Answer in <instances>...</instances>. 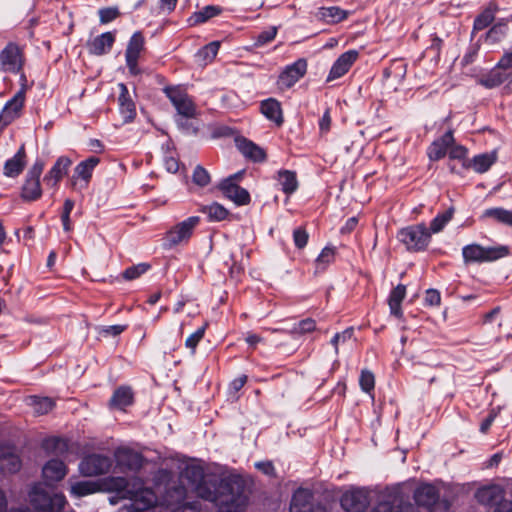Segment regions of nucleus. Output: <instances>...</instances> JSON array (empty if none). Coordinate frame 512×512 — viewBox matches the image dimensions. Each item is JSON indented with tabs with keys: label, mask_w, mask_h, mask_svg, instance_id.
Segmentation results:
<instances>
[{
	"label": "nucleus",
	"mask_w": 512,
	"mask_h": 512,
	"mask_svg": "<svg viewBox=\"0 0 512 512\" xmlns=\"http://www.w3.org/2000/svg\"><path fill=\"white\" fill-rule=\"evenodd\" d=\"M166 499H186L185 487L178 485L167 491Z\"/></svg>",
	"instance_id": "59"
},
{
	"label": "nucleus",
	"mask_w": 512,
	"mask_h": 512,
	"mask_svg": "<svg viewBox=\"0 0 512 512\" xmlns=\"http://www.w3.org/2000/svg\"><path fill=\"white\" fill-rule=\"evenodd\" d=\"M117 462L121 466H125L130 470L139 469L143 464L141 454L129 448H118L115 451Z\"/></svg>",
	"instance_id": "25"
},
{
	"label": "nucleus",
	"mask_w": 512,
	"mask_h": 512,
	"mask_svg": "<svg viewBox=\"0 0 512 512\" xmlns=\"http://www.w3.org/2000/svg\"><path fill=\"white\" fill-rule=\"evenodd\" d=\"M42 474L46 481L58 482L66 476L67 468L63 461L51 459L43 466Z\"/></svg>",
	"instance_id": "26"
},
{
	"label": "nucleus",
	"mask_w": 512,
	"mask_h": 512,
	"mask_svg": "<svg viewBox=\"0 0 512 512\" xmlns=\"http://www.w3.org/2000/svg\"><path fill=\"white\" fill-rule=\"evenodd\" d=\"M312 494L308 489H297L291 499L290 512H326L325 508L311 504Z\"/></svg>",
	"instance_id": "16"
},
{
	"label": "nucleus",
	"mask_w": 512,
	"mask_h": 512,
	"mask_svg": "<svg viewBox=\"0 0 512 512\" xmlns=\"http://www.w3.org/2000/svg\"><path fill=\"white\" fill-rule=\"evenodd\" d=\"M475 497L480 504L492 506L498 505L504 499V490L499 485H490L479 488Z\"/></svg>",
	"instance_id": "20"
},
{
	"label": "nucleus",
	"mask_w": 512,
	"mask_h": 512,
	"mask_svg": "<svg viewBox=\"0 0 512 512\" xmlns=\"http://www.w3.org/2000/svg\"><path fill=\"white\" fill-rule=\"evenodd\" d=\"M414 500L417 506L401 504L397 507L388 502L379 503L373 512H447L448 505L439 503L438 490L431 484H425L416 489Z\"/></svg>",
	"instance_id": "2"
},
{
	"label": "nucleus",
	"mask_w": 512,
	"mask_h": 512,
	"mask_svg": "<svg viewBox=\"0 0 512 512\" xmlns=\"http://www.w3.org/2000/svg\"><path fill=\"white\" fill-rule=\"evenodd\" d=\"M447 149L441 146L437 141H434L428 148V156L430 160L437 161L446 155Z\"/></svg>",
	"instance_id": "56"
},
{
	"label": "nucleus",
	"mask_w": 512,
	"mask_h": 512,
	"mask_svg": "<svg viewBox=\"0 0 512 512\" xmlns=\"http://www.w3.org/2000/svg\"><path fill=\"white\" fill-rule=\"evenodd\" d=\"M112 463L109 456L92 453L80 461L79 472L85 477L104 475L110 471Z\"/></svg>",
	"instance_id": "9"
},
{
	"label": "nucleus",
	"mask_w": 512,
	"mask_h": 512,
	"mask_svg": "<svg viewBox=\"0 0 512 512\" xmlns=\"http://www.w3.org/2000/svg\"><path fill=\"white\" fill-rule=\"evenodd\" d=\"M261 112L269 120L274 121L278 125H280L283 122L280 103L273 98H269L267 100L262 101Z\"/></svg>",
	"instance_id": "32"
},
{
	"label": "nucleus",
	"mask_w": 512,
	"mask_h": 512,
	"mask_svg": "<svg viewBox=\"0 0 512 512\" xmlns=\"http://www.w3.org/2000/svg\"><path fill=\"white\" fill-rule=\"evenodd\" d=\"M397 237L407 250L411 252L426 250L431 241V233L424 223L401 229Z\"/></svg>",
	"instance_id": "5"
},
{
	"label": "nucleus",
	"mask_w": 512,
	"mask_h": 512,
	"mask_svg": "<svg viewBox=\"0 0 512 512\" xmlns=\"http://www.w3.org/2000/svg\"><path fill=\"white\" fill-rule=\"evenodd\" d=\"M454 208H449L443 213L438 214L435 218L432 219L429 227V232L439 233L444 229L449 221L453 218Z\"/></svg>",
	"instance_id": "39"
},
{
	"label": "nucleus",
	"mask_w": 512,
	"mask_h": 512,
	"mask_svg": "<svg viewBox=\"0 0 512 512\" xmlns=\"http://www.w3.org/2000/svg\"><path fill=\"white\" fill-rule=\"evenodd\" d=\"M73 208H74V201L71 199H66L64 202L63 211H62V215H61L63 229L66 232H69L72 229L70 214H71Z\"/></svg>",
	"instance_id": "52"
},
{
	"label": "nucleus",
	"mask_w": 512,
	"mask_h": 512,
	"mask_svg": "<svg viewBox=\"0 0 512 512\" xmlns=\"http://www.w3.org/2000/svg\"><path fill=\"white\" fill-rule=\"evenodd\" d=\"M202 211L208 215L211 221H222L228 215V210L216 202L211 205L204 206Z\"/></svg>",
	"instance_id": "43"
},
{
	"label": "nucleus",
	"mask_w": 512,
	"mask_h": 512,
	"mask_svg": "<svg viewBox=\"0 0 512 512\" xmlns=\"http://www.w3.org/2000/svg\"><path fill=\"white\" fill-rule=\"evenodd\" d=\"M334 258V248L325 247L316 259L317 269L323 271L328 264L334 261Z\"/></svg>",
	"instance_id": "49"
},
{
	"label": "nucleus",
	"mask_w": 512,
	"mask_h": 512,
	"mask_svg": "<svg viewBox=\"0 0 512 512\" xmlns=\"http://www.w3.org/2000/svg\"><path fill=\"white\" fill-rule=\"evenodd\" d=\"M119 88V110L126 122L132 121L136 116L135 103L129 96V91L124 83L118 84Z\"/></svg>",
	"instance_id": "23"
},
{
	"label": "nucleus",
	"mask_w": 512,
	"mask_h": 512,
	"mask_svg": "<svg viewBox=\"0 0 512 512\" xmlns=\"http://www.w3.org/2000/svg\"><path fill=\"white\" fill-rule=\"evenodd\" d=\"M318 17L328 24H336L345 20L348 12L337 6L321 7L317 13Z\"/></svg>",
	"instance_id": "31"
},
{
	"label": "nucleus",
	"mask_w": 512,
	"mask_h": 512,
	"mask_svg": "<svg viewBox=\"0 0 512 512\" xmlns=\"http://www.w3.org/2000/svg\"><path fill=\"white\" fill-rule=\"evenodd\" d=\"M497 66L504 70L512 67V52L504 54L502 58L499 60Z\"/></svg>",
	"instance_id": "63"
},
{
	"label": "nucleus",
	"mask_w": 512,
	"mask_h": 512,
	"mask_svg": "<svg viewBox=\"0 0 512 512\" xmlns=\"http://www.w3.org/2000/svg\"><path fill=\"white\" fill-rule=\"evenodd\" d=\"M30 405L34 410V413L37 415H44L53 409L54 401L49 397L33 396L30 398Z\"/></svg>",
	"instance_id": "40"
},
{
	"label": "nucleus",
	"mask_w": 512,
	"mask_h": 512,
	"mask_svg": "<svg viewBox=\"0 0 512 512\" xmlns=\"http://www.w3.org/2000/svg\"><path fill=\"white\" fill-rule=\"evenodd\" d=\"M255 467L260 470L261 472H263L264 474L266 475H273L274 472H275V468L272 464V462L270 461H264V462H257L255 464Z\"/></svg>",
	"instance_id": "62"
},
{
	"label": "nucleus",
	"mask_w": 512,
	"mask_h": 512,
	"mask_svg": "<svg viewBox=\"0 0 512 512\" xmlns=\"http://www.w3.org/2000/svg\"><path fill=\"white\" fill-rule=\"evenodd\" d=\"M501 68L493 69L485 78L481 80V84L486 88H495L508 79V74L502 72Z\"/></svg>",
	"instance_id": "41"
},
{
	"label": "nucleus",
	"mask_w": 512,
	"mask_h": 512,
	"mask_svg": "<svg viewBox=\"0 0 512 512\" xmlns=\"http://www.w3.org/2000/svg\"><path fill=\"white\" fill-rule=\"evenodd\" d=\"M509 247L505 245L483 247L473 243L462 248L463 260L466 264L492 262L508 256Z\"/></svg>",
	"instance_id": "4"
},
{
	"label": "nucleus",
	"mask_w": 512,
	"mask_h": 512,
	"mask_svg": "<svg viewBox=\"0 0 512 512\" xmlns=\"http://www.w3.org/2000/svg\"><path fill=\"white\" fill-rule=\"evenodd\" d=\"M483 218H491L498 223L512 227V211L502 207L486 209L482 215Z\"/></svg>",
	"instance_id": "37"
},
{
	"label": "nucleus",
	"mask_w": 512,
	"mask_h": 512,
	"mask_svg": "<svg viewBox=\"0 0 512 512\" xmlns=\"http://www.w3.org/2000/svg\"><path fill=\"white\" fill-rule=\"evenodd\" d=\"M99 20L101 24H107L112 22L120 16V12L117 7H104L98 11Z\"/></svg>",
	"instance_id": "54"
},
{
	"label": "nucleus",
	"mask_w": 512,
	"mask_h": 512,
	"mask_svg": "<svg viewBox=\"0 0 512 512\" xmlns=\"http://www.w3.org/2000/svg\"><path fill=\"white\" fill-rule=\"evenodd\" d=\"M496 161V155L494 153L476 155L471 162V167L478 173L486 172L492 164Z\"/></svg>",
	"instance_id": "38"
},
{
	"label": "nucleus",
	"mask_w": 512,
	"mask_h": 512,
	"mask_svg": "<svg viewBox=\"0 0 512 512\" xmlns=\"http://www.w3.org/2000/svg\"><path fill=\"white\" fill-rule=\"evenodd\" d=\"M25 89L22 88L18 91L13 98H11L3 107L0 113V120L4 124L12 122L19 114L24 105Z\"/></svg>",
	"instance_id": "19"
},
{
	"label": "nucleus",
	"mask_w": 512,
	"mask_h": 512,
	"mask_svg": "<svg viewBox=\"0 0 512 512\" xmlns=\"http://www.w3.org/2000/svg\"><path fill=\"white\" fill-rule=\"evenodd\" d=\"M29 504L34 512H60L66 506L67 500L62 493L50 494L38 484L29 492Z\"/></svg>",
	"instance_id": "3"
},
{
	"label": "nucleus",
	"mask_w": 512,
	"mask_h": 512,
	"mask_svg": "<svg viewBox=\"0 0 512 512\" xmlns=\"http://www.w3.org/2000/svg\"><path fill=\"white\" fill-rule=\"evenodd\" d=\"M182 477L193 487L198 497L211 502L217 512H242L247 505L245 483L239 476L217 478L206 476L202 466L190 464ZM197 502H179L171 512H197Z\"/></svg>",
	"instance_id": "1"
},
{
	"label": "nucleus",
	"mask_w": 512,
	"mask_h": 512,
	"mask_svg": "<svg viewBox=\"0 0 512 512\" xmlns=\"http://www.w3.org/2000/svg\"><path fill=\"white\" fill-rule=\"evenodd\" d=\"M100 490L98 483L93 481H76L70 485V494L73 497L81 498Z\"/></svg>",
	"instance_id": "34"
},
{
	"label": "nucleus",
	"mask_w": 512,
	"mask_h": 512,
	"mask_svg": "<svg viewBox=\"0 0 512 512\" xmlns=\"http://www.w3.org/2000/svg\"><path fill=\"white\" fill-rule=\"evenodd\" d=\"M132 402L133 392L131 388L127 386H121L114 391L109 404L112 408L124 409L125 407L131 405Z\"/></svg>",
	"instance_id": "29"
},
{
	"label": "nucleus",
	"mask_w": 512,
	"mask_h": 512,
	"mask_svg": "<svg viewBox=\"0 0 512 512\" xmlns=\"http://www.w3.org/2000/svg\"><path fill=\"white\" fill-rule=\"evenodd\" d=\"M44 169V163L37 160L27 171L24 183L21 187V198L26 202H33L42 196L40 177Z\"/></svg>",
	"instance_id": "7"
},
{
	"label": "nucleus",
	"mask_w": 512,
	"mask_h": 512,
	"mask_svg": "<svg viewBox=\"0 0 512 512\" xmlns=\"http://www.w3.org/2000/svg\"><path fill=\"white\" fill-rule=\"evenodd\" d=\"M278 184L286 195L293 194L298 188L296 173L290 170H280L278 172Z\"/></svg>",
	"instance_id": "33"
},
{
	"label": "nucleus",
	"mask_w": 512,
	"mask_h": 512,
	"mask_svg": "<svg viewBox=\"0 0 512 512\" xmlns=\"http://www.w3.org/2000/svg\"><path fill=\"white\" fill-rule=\"evenodd\" d=\"M277 32L278 29L276 26H271L267 30L262 31L254 38V46L262 47L272 42L275 39Z\"/></svg>",
	"instance_id": "46"
},
{
	"label": "nucleus",
	"mask_w": 512,
	"mask_h": 512,
	"mask_svg": "<svg viewBox=\"0 0 512 512\" xmlns=\"http://www.w3.org/2000/svg\"><path fill=\"white\" fill-rule=\"evenodd\" d=\"M109 487L119 493H123V498H128V491L132 486V479L128 480L124 477H110L108 480Z\"/></svg>",
	"instance_id": "44"
},
{
	"label": "nucleus",
	"mask_w": 512,
	"mask_h": 512,
	"mask_svg": "<svg viewBox=\"0 0 512 512\" xmlns=\"http://www.w3.org/2000/svg\"><path fill=\"white\" fill-rule=\"evenodd\" d=\"M199 222L200 218L198 216H191L176 224L166 232L163 239V246L166 249H171L177 245L188 242Z\"/></svg>",
	"instance_id": "6"
},
{
	"label": "nucleus",
	"mask_w": 512,
	"mask_h": 512,
	"mask_svg": "<svg viewBox=\"0 0 512 512\" xmlns=\"http://www.w3.org/2000/svg\"><path fill=\"white\" fill-rule=\"evenodd\" d=\"M26 164V152L24 144L21 145L17 153L4 164V175L7 177H17L20 175Z\"/></svg>",
	"instance_id": "27"
},
{
	"label": "nucleus",
	"mask_w": 512,
	"mask_h": 512,
	"mask_svg": "<svg viewBox=\"0 0 512 512\" xmlns=\"http://www.w3.org/2000/svg\"><path fill=\"white\" fill-rule=\"evenodd\" d=\"M306 71L307 61L304 58H300L284 69L277 83L281 89H289L306 74Z\"/></svg>",
	"instance_id": "15"
},
{
	"label": "nucleus",
	"mask_w": 512,
	"mask_h": 512,
	"mask_svg": "<svg viewBox=\"0 0 512 512\" xmlns=\"http://www.w3.org/2000/svg\"><path fill=\"white\" fill-rule=\"evenodd\" d=\"M236 146L238 150L248 159L253 162H263L266 159L265 151L256 145L254 142L244 138L239 137L235 140Z\"/></svg>",
	"instance_id": "22"
},
{
	"label": "nucleus",
	"mask_w": 512,
	"mask_h": 512,
	"mask_svg": "<svg viewBox=\"0 0 512 512\" xmlns=\"http://www.w3.org/2000/svg\"><path fill=\"white\" fill-rule=\"evenodd\" d=\"M405 295L406 286L402 284L397 285L389 295L388 304L390 308V313L397 318H401L403 315L401 303L405 298Z\"/></svg>",
	"instance_id": "30"
},
{
	"label": "nucleus",
	"mask_w": 512,
	"mask_h": 512,
	"mask_svg": "<svg viewBox=\"0 0 512 512\" xmlns=\"http://www.w3.org/2000/svg\"><path fill=\"white\" fill-rule=\"evenodd\" d=\"M72 164V161L69 157L61 156L59 157L53 167L49 170V172L44 177V181L51 186H57L59 181L62 179L64 175L67 174V171Z\"/></svg>",
	"instance_id": "24"
},
{
	"label": "nucleus",
	"mask_w": 512,
	"mask_h": 512,
	"mask_svg": "<svg viewBox=\"0 0 512 512\" xmlns=\"http://www.w3.org/2000/svg\"><path fill=\"white\" fill-rule=\"evenodd\" d=\"M359 384L362 391L371 393L375 387L374 374L370 370L363 369L360 374Z\"/></svg>",
	"instance_id": "47"
},
{
	"label": "nucleus",
	"mask_w": 512,
	"mask_h": 512,
	"mask_svg": "<svg viewBox=\"0 0 512 512\" xmlns=\"http://www.w3.org/2000/svg\"><path fill=\"white\" fill-rule=\"evenodd\" d=\"M358 56L359 52L357 50H349L341 54L332 65L326 81H333L346 74L357 60Z\"/></svg>",
	"instance_id": "17"
},
{
	"label": "nucleus",
	"mask_w": 512,
	"mask_h": 512,
	"mask_svg": "<svg viewBox=\"0 0 512 512\" xmlns=\"http://www.w3.org/2000/svg\"><path fill=\"white\" fill-rule=\"evenodd\" d=\"M126 327V325L105 326L101 329L100 334L104 336H117L120 335L126 329Z\"/></svg>",
	"instance_id": "60"
},
{
	"label": "nucleus",
	"mask_w": 512,
	"mask_h": 512,
	"mask_svg": "<svg viewBox=\"0 0 512 512\" xmlns=\"http://www.w3.org/2000/svg\"><path fill=\"white\" fill-rule=\"evenodd\" d=\"M222 9L218 6L208 5L203 9L196 11L192 14V16L188 19L190 25H197L201 23H205L209 19L219 15Z\"/></svg>",
	"instance_id": "36"
},
{
	"label": "nucleus",
	"mask_w": 512,
	"mask_h": 512,
	"mask_svg": "<svg viewBox=\"0 0 512 512\" xmlns=\"http://www.w3.org/2000/svg\"><path fill=\"white\" fill-rule=\"evenodd\" d=\"M219 189L223 195L233 201L237 206H243L250 203V194L237 183H231L230 180H222Z\"/></svg>",
	"instance_id": "18"
},
{
	"label": "nucleus",
	"mask_w": 512,
	"mask_h": 512,
	"mask_svg": "<svg viewBox=\"0 0 512 512\" xmlns=\"http://www.w3.org/2000/svg\"><path fill=\"white\" fill-rule=\"evenodd\" d=\"M191 118H184L181 116L177 120L178 127L187 134L196 135L198 133V126L190 120Z\"/></svg>",
	"instance_id": "55"
},
{
	"label": "nucleus",
	"mask_w": 512,
	"mask_h": 512,
	"mask_svg": "<svg viewBox=\"0 0 512 512\" xmlns=\"http://www.w3.org/2000/svg\"><path fill=\"white\" fill-rule=\"evenodd\" d=\"M425 304L428 306H437L440 304V293L435 289H428L424 298Z\"/></svg>",
	"instance_id": "58"
},
{
	"label": "nucleus",
	"mask_w": 512,
	"mask_h": 512,
	"mask_svg": "<svg viewBox=\"0 0 512 512\" xmlns=\"http://www.w3.org/2000/svg\"><path fill=\"white\" fill-rule=\"evenodd\" d=\"M494 512H512V501L503 500L498 503Z\"/></svg>",
	"instance_id": "64"
},
{
	"label": "nucleus",
	"mask_w": 512,
	"mask_h": 512,
	"mask_svg": "<svg viewBox=\"0 0 512 512\" xmlns=\"http://www.w3.org/2000/svg\"><path fill=\"white\" fill-rule=\"evenodd\" d=\"M43 448L55 454H63L68 450L67 442L59 437H51L43 441Z\"/></svg>",
	"instance_id": "42"
},
{
	"label": "nucleus",
	"mask_w": 512,
	"mask_h": 512,
	"mask_svg": "<svg viewBox=\"0 0 512 512\" xmlns=\"http://www.w3.org/2000/svg\"><path fill=\"white\" fill-rule=\"evenodd\" d=\"M114 42L115 34L113 32H105L89 41L87 48L90 54L100 56L110 52Z\"/></svg>",
	"instance_id": "21"
},
{
	"label": "nucleus",
	"mask_w": 512,
	"mask_h": 512,
	"mask_svg": "<svg viewBox=\"0 0 512 512\" xmlns=\"http://www.w3.org/2000/svg\"><path fill=\"white\" fill-rule=\"evenodd\" d=\"M206 330V325L198 328L192 333L185 341V346L191 350L192 354L195 353L198 343L203 339Z\"/></svg>",
	"instance_id": "53"
},
{
	"label": "nucleus",
	"mask_w": 512,
	"mask_h": 512,
	"mask_svg": "<svg viewBox=\"0 0 512 512\" xmlns=\"http://www.w3.org/2000/svg\"><path fill=\"white\" fill-rule=\"evenodd\" d=\"M144 48L145 38L140 31H137L131 36L125 51L126 65L131 75L140 74L138 60Z\"/></svg>",
	"instance_id": "13"
},
{
	"label": "nucleus",
	"mask_w": 512,
	"mask_h": 512,
	"mask_svg": "<svg viewBox=\"0 0 512 512\" xmlns=\"http://www.w3.org/2000/svg\"><path fill=\"white\" fill-rule=\"evenodd\" d=\"M192 179L193 182L200 187L207 186L211 180L210 174L201 165L196 166L194 169Z\"/></svg>",
	"instance_id": "50"
},
{
	"label": "nucleus",
	"mask_w": 512,
	"mask_h": 512,
	"mask_svg": "<svg viewBox=\"0 0 512 512\" xmlns=\"http://www.w3.org/2000/svg\"><path fill=\"white\" fill-rule=\"evenodd\" d=\"M499 11V5L496 1H490L480 14L474 20L473 30L481 31L487 28L495 19L496 13Z\"/></svg>",
	"instance_id": "28"
},
{
	"label": "nucleus",
	"mask_w": 512,
	"mask_h": 512,
	"mask_svg": "<svg viewBox=\"0 0 512 512\" xmlns=\"http://www.w3.org/2000/svg\"><path fill=\"white\" fill-rule=\"evenodd\" d=\"M149 268L150 265L146 263L131 266L123 272V277L126 280H134L144 274Z\"/></svg>",
	"instance_id": "51"
},
{
	"label": "nucleus",
	"mask_w": 512,
	"mask_h": 512,
	"mask_svg": "<svg viewBox=\"0 0 512 512\" xmlns=\"http://www.w3.org/2000/svg\"><path fill=\"white\" fill-rule=\"evenodd\" d=\"M467 155V149L464 146L457 145L453 146L449 151V157L451 159L462 160Z\"/></svg>",
	"instance_id": "61"
},
{
	"label": "nucleus",
	"mask_w": 512,
	"mask_h": 512,
	"mask_svg": "<svg viewBox=\"0 0 512 512\" xmlns=\"http://www.w3.org/2000/svg\"><path fill=\"white\" fill-rule=\"evenodd\" d=\"M340 504L347 512H364L370 504L369 490L353 487L342 494Z\"/></svg>",
	"instance_id": "10"
},
{
	"label": "nucleus",
	"mask_w": 512,
	"mask_h": 512,
	"mask_svg": "<svg viewBox=\"0 0 512 512\" xmlns=\"http://www.w3.org/2000/svg\"><path fill=\"white\" fill-rule=\"evenodd\" d=\"M164 92L178 114L184 118H194L197 110L189 95L179 87H165Z\"/></svg>",
	"instance_id": "12"
},
{
	"label": "nucleus",
	"mask_w": 512,
	"mask_h": 512,
	"mask_svg": "<svg viewBox=\"0 0 512 512\" xmlns=\"http://www.w3.org/2000/svg\"><path fill=\"white\" fill-rule=\"evenodd\" d=\"M24 56L21 48L9 42L0 52V70L5 73L17 74L22 71Z\"/></svg>",
	"instance_id": "11"
},
{
	"label": "nucleus",
	"mask_w": 512,
	"mask_h": 512,
	"mask_svg": "<svg viewBox=\"0 0 512 512\" xmlns=\"http://www.w3.org/2000/svg\"><path fill=\"white\" fill-rule=\"evenodd\" d=\"M100 159L96 156H91L84 161H81L74 169V174L71 179V186L73 189L87 188L92 177L93 170L99 164Z\"/></svg>",
	"instance_id": "14"
},
{
	"label": "nucleus",
	"mask_w": 512,
	"mask_h": 512,
	"mask_svg": "<svg viewBox=\"0 0 512 512\" xmlns=\"http://www.w3.org/2000/svg\"><path fill=\"white\" fill-rule=\"evenodd\" d=\"M0 466L4 471L15 473L21 468V460L15 454L4 455L0 460Z\"/></svg>",
	"instance_id": "45"
},
{
	"label": "nucleus",
	"mask_w": 512,
	"mask_h": 512,
	"mask_svg": "<svg viewBox=\"0 0 512 512\" xmlns=\"http://www.w3.org/2000/svg\"><path fill=\"white\" fill-rule=\"evenodd\" d=\"M509 21H512V16L499 19L486 33V40L493 44L504 38L508 31Z\"/></svg>",
	"instance_id": "35"
},
{
	"label": "nucleus",
	"mask_w": 512,
	"mask_h": 512,
	"mask_svg": "<svg viewBox=\"0 0 512 512\" xmlns=\"http://www.w3.org/2000/svg\"><path fill=\"white\" fill-rule=\"evenodd\" d=\"M143 512L157 504L158 498L153 489L145 486L140 478H132V486L128 491V498Z\"/></svg>",
	"instance_id": "8"
},
{
	"label": "nucleus",
	"mask_w": 512,
	"mask_h": 512,
	"mask_svg": "<svg viewBox=\"0 0 512 512\" xmlns=\"http://www.w3.org/2000/svg\"><path fill=\"white\" fill-rule=\"evenodd\" d=\"M316 322L312 318H306L296 323L289 331L290 334H305L314 331Z\"/></svg>",
	"instance_id": "48"
},
{
	"label": "nucleus",
	"mask_w": 512,
	"mask_h": 512,
	"mask_svg": "<svg viewBox=\"0 0 512 512\" xmlns=\"http://www.w3.org/2000/svg\"><path fill=\"white\" fill-rule=\"evenodd\" d=\"M308 238V233L301 227L295 229L293 232L294 244L299 249H302L307 245Z\"/></svg>",
	"instance_id": "57"
}]
</instances>
